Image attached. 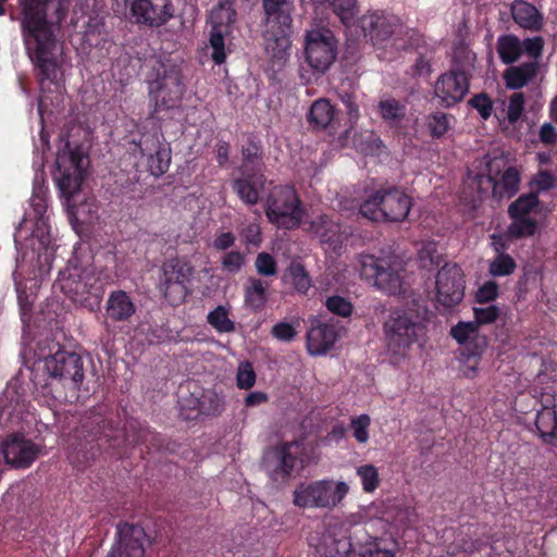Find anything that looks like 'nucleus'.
Returning a JSON list of instances; mask_svg holds the SVG:
<instances>
[{"instance_id": "cd10ccee", "label": "nucleus", "mask_w": 557, "mask_h": 557, "mask_svg": "<svg viewBox=\"0 0 557 557\" xmlns=\"http://www.w3.org/2000/svg\"><path fill=\"white\" fill-rule=\"evenodd\" d=\"M540 70L536 60L524 62L518 66L510 65L504 71L503 78L508 89L517 90L532 82Z\"/></svg>"}, {"instance_id": "39448f33", "label": "nucleus", "mask_w": 557, "mask_h": 557, "mask_svg": "<svg viewBox=\"0 0 557 557\" xmlns=\"http://www.w3.org/2000/svg\"><path fill=\"white\" fill-rule=\"evenodd\" d=\"M356 269L361 280L387 295L404 293L403 268L400 264L370 253L357 257Z\"/></svg>"}, {"instance_id": "412c9836", "label": "nucleus", "mask_w": 557, "mask_h": 557, "mask_svg": "<svg viewBox=\"0 0 557 557\" xmlns=\"http://www.w3.org/2000/svg\"><path fill=\"white\" fill-rule=\"evenodd\" d=\"M141 157H147V168L151 175L159 177L168 172L171 163V149L156 136H143L139 143L133 141Z\"/></svg>"}, {"instance_id": "e433bc0d", "label": "nucleus", "mask_w": 557, "mask_h": 557, "mask_svg": "<svg viewBox=\"0 0 557 557\" xmlns=\"http://www.w3.org/2000/svg\"><path fill=\"white\" fill-rule=\"evenodd\" d=\"M244 300L245 305L255 312L263 309L267 302V286H264L260 278H248V285L245 287Z\"/></svg>"}, {"instance_id": "7ed1b4c3", "label": "nucleus", "mask_w": 557, "mask_h": 557, "mask_svg": "<svg viewBox=\"0 0 557 557\" xmlns=\"http://www.w3.org/2000/svg\"><path fill=\"white\" fill-rule=\"evenodd\" d=\"M54 287L73 302L90 310L99 307L104 294V283L94 268L71 264L59 272Z\"/></svg>"}, {"instance_id": "5fc2aeb1", "label": "nucleus", "mask_w": 557, "mask_h": 557, "mask_svg": "<svg viewBox=\"0 0 557 557\" xmlns=\"http://www.w3.org/2000/svg\"><path fill=\"white\" fill-rule=\"evenodd\" d=\"M419 260L423 268L438 267L442 261V253L438 251L435 242H426L419 250Z\"/></svg>"}, {"instance_id": "20e7f679", "label": "nucleus", "mask_w": 557, "mask_h": 557, "mask_svg": "<svg viewBox=\"0 0 557 557\" xmlns=\"http://www.w3.org/2000/svg\"><path fill=\"white\" fill-rule=\"evenodd\" d=\"M262 7L265 24L263 34L265 52L272 59L283 61L290 48L293 5L288 0H262Z\"/></svg>"}, {"instance_id": "2eb2a0df", "label": "nucleus", "mask_w": 557, "mask_h": 557, "mask_svg": "<svg viewBox=\"0 0 557 557\" xmlns=\"http://www.w3.org/2000/svg\"><path fill=\"white\" fill-rule=\"evenodd\" d=\"M363 36L374 47H385L391 39L396 40L407 33V27L400 18L386 11L367 12L359 18Z\"/></svg>"}, {"instance_id": "1a4fd4ad", "label": "nucleus", "mask_w": 557, "mask_h": 557, "mask_svg": "<svg viewBox=\"0 0 557 557\" xmlns=\"http://www.w3.org/2000/svg\"><path fill=\"white\" fill-rule=\"evenodd\" d=\"M269 222L278 228L294 230L301 223V201L296 189L289 185L274 186L264 203Z\"/></svg>"}, {"instance_id": "4468645a", "label": "nucleus", "mask_w": 557, "mask_h": 557, "mask_svg": "<svg viewBox=\"0 0 557 557\" xmlns=\"http://www.w3.org/2000/svg\"><path fill=\"white\" fill-rule=\"evenodd\" d=\"M159 288L171 306L183 304L189 293L188 283L194 274V267L182 258L168 259L162 264Z\"/></svg>"}, {"instance_id": "c85d7f7f", "label": "nucleus", "mask_w": 557, "mask_h": 557, "mask_svg": "<svg viewBox=\"0 0 557 557\" xmlns=\"http://www.w3.org/2000/svg\"><path fill=\"white\" fill-rule=\"evenodd\" d=\"M511 16L522 28L531 32H539L543 27V14L531 3L523 0H516L511 4Z\"/></svg>"}, {"instance_id": "a878e982", "label": "nucleus", "mask_w": 557, "mask_h": 557, "mask_svg": "<svg viewBox=\"0 0 557 557\" xmlns=\"http://www.w3.org/2000/svg\"><path fill=\"white\" fill-rule=\"evenodd\" d=\"M242 176L233 180L232 189L247 206L257 205L260 199V188L263 187L264 175L257 172H242Z\"/></svg>"}, {"instance_id": "6ab92c4d", "label": "nucleus", "mask_w": 557, "mask_h": 557, "mask_svg": "<svg viewBox=\"0 0 557 557\" xmlns=\"http://www.w3.org/2000/svg\"><path fill=\"white\" fill-rule=\"evenodd\" d=\"M4 462L14 469H27L37 459L39 447L21 433L9 434L2 442Z\"/></svg>"}, {"instance_id": "ea45409f", "label": "nucleus", "mask_w": 557, "mask_h": 557, "mask_svg": "<svg viewBox=\"0 0 557 557\" xmlns=\"http://www.w3.org/2000/svg\"><path fill=\"white\" fill-rule=\"evenodd\" d=\"M158 434L150 430L149 426L139 422H129L125 430V441L133 445H145L151 443L157 445Z\"/></svg>"}, {"instance_id": "de8ad7c7", "label": "nucleus", "mask_w": 557, "mask_h": 557, "mask_svg": "<svg viewBox=\"0 0 557 557\" xmlns=\"http://www.w3.org/2000/svg\"><path fill=\"white\" fill-rule=\"evenodd\" d=\"M208 323L219 333H231L235 331V322L228 318V311L223 306H218L207 317Z\"/></svg>"}, {"instance_id": "0eeeda50", "label": "nucleus", "mask_w": 557, "mask_h": 557, "mask_svg": "<svg viewBox=\"0 0 557 557\" xmlns=\"http://www.w3.org/2000/svg\"><path fill=\"white\" fill-rule=\"evenodd\" d=\"M348 493L349 485L344 481L317 480L297 485L293 493V503L299 508L332 510L342 505Z\"/></svg>"}, {"instance_id": "4d7b16f0", "label": "nucleus", "mask_w": 557, "mask_h": 557, "mask_svg": "<svg viewBox=\"0 0 557 557\" xmlns=\"http://www.w3.org/2000/svg\"><path fill=\"white\" fill-rule=\"evenodd\" d=\"M245 262V255L237 250L227 251L221 258L222 269L232 274L238 273Z\"/></svg>"}, {"instance_id": "9d476101", "label": "nucleus", "mask_w": 557, "mask_h": 557, "mask_svg": "<svg viewBox=\"0 0 557 557\" xmlns=\"http://www.w3.org/2000/svg\"><path fill=\"white\" fill-rule=\"evenodd\" d=\"M148 84L154 112L178 107L185 92V84L182 70L177 65L160 63L156 70V77Z\"/></svg>"}, {"instance_id": "b1692460", "label": "nucleus", "mask_w": 557, "mask_h": 557, "mask_svg": "<svg viewBox=\"0 0 557 557\" xmlns=\"http://www.w3.org/2000/svg\"><path fill=\"white\" fill-rule=\"evenodd\" d=\"M534 425L543 443L557 445V406L554 399L547 398L545 403H541V408L536 410Z\"/></svg>"}, {"instance_id": "f8f14e48", "label": "nucleus", "mask_w": 557, "mask_h": 557, "mask_svg": "<svg viewBox=\"0 0 557 557\" xmlns=\"http://www.w3.org/2000/svg\"><path fill=\"white\" fill-rule=\"evenodd\" d=\"M422 326L403 310L391 312L383 324L384 341L387 351L404 358L410 347L418 342Z\"/></svg>"}, {"instance_id": "7c9ffc66", "label": "nucleus", "mask_w": 557, "mask_h": 557, "mask_svg": "<svg viewBox=\"0 0 557 557\" xmlns=\"http://www.w3.org/2000/svg\"><path fill=\"white\" fill-rule=\"evenodd\" d=\"M307 120L313 129L333 127L336 122L335 109L330 100L325 98L318 99L312 103Z\"/></svg>"}, {"instance_id": "f257e3e1", "label": "nucleus", "mask_w": 557, "mask_h": 557, "mask_svg": "<svg viewBox=\"0 0 557 557\" xmlns=\"http://www.w3.org/2000/svg\"><path fill=\"white\" fill-rule=\"evenodd\" d=\"M23 44L35 77L44 91L59 85L61 66L55 57L57 34L67 11L62 0H20Z\"/></svg>"}, {"instance_id": "393cba45", "label": "nucleus", "mask_w": 557, "mask_h": 557, "mask_svg": "<svg viewBox=\"0 0 557 557\" xmlns=\"http://www.w3.org/2000/svg\"><path fill=\"white\" fill-rule=\"evenodd\" d=\"M136 304L129 293L123 289L112 290L106 302V314L114 323L128 322L136 313Z\"/></svg>"}, {"instance_id": "338daca9", "label": "nucleus", "mask_w": 557, "mask_h": 557, "mask_svg": "<svg viewBox=\"0 0 557 557\" xmlns=\"http://www.w3.org/2000/svg\"><path fill=\"white\" fill-rule=\"evenodd\" d=\"M271 335L277 341L289 343L297 336V331L292 323L281 321L272 326Z\"/></svg>"}, {"instance_id": "8fccbe9b", "label": "nucleus", "mask_w": 557, "mask_h": 557, "mask_svg": "<svg viewBox=\"0 0 557 557\" xmlns=\"http://www.w3.org/2000/svg\"><path fill=\"white\" fill-rule=\"evenodd\" d=\"M468 104L478 111L480 117L487 121L494 111V102L486 92H480L468 100Z\"/></svg>"}, {"instance_id": "680f3d73", "label": "nucleus", "mask_w": 557, "mask_h": 557, "mask_svg": "<svg viewBox=\"0 0 557 557\" xmlns=\"http://www.w3.org/2000/svg\"><path fill=\"white\" fill-rule=\"evenodd\" d=\"M473 314H474L473 322L476 323L478 327H480L481 325H484V324L494 323L498 319V317L500 314V310L495 305H490L484 308L474 307Z\"/></svg>"}, {"instance_id": "0e129e2a", "label": "nucleus", "mask_w": 557, "mask_h": 557, "mask_svg": "<svg viewBox=\"0 0 557 557\" xmlns=\"http://www.w3.org/2000/svg\"><path fill=\"white\" fill-rule=\"evenodd\" d=\"M432 60L433 53L425 50V52L419 51L418 55L412 65L413 76H426L432 72Z\"/></svg>"}, {"instance_id": "ddd939ff", "label": "nucleus", "mask_w": 557, "mask_h": 557, "mask_svg": "<svg viewBox=\"0 0 557 557\" xmlns=\"http://www.w3.org/2000/svg\"><path fill=\"white\" fill-rule=\"evenodd\" d=\"M338 40L327 27H317L306 32L305 59L314 73L324 74L335 62Z\"/></svg>"}, {"instance_id": "9b49d317", "label": "nucleus", "mask_w": 557, "mask_h": 557, "mask_svg": "<svg viewBox=\"0 0 557 557\" xmlns=\"http://www.w3.org/2000/svg\"><path fill=\"white\" fill-rule=\"evenodd\" d=\"M299 448L300 445L292 441L281 442L264 451L262 466L273 483L286 484L304 469Z\"/></svg>"}, {"instance_id": "dca6fc26", "label": "nucleus", "mask_w": 557, "mask_h": 557, "mask_svg": "<svg viewBox=\"0 0 557 557\" xmlns=\"http://www.w3.org/2000/svg\"><path fill=\"white\" fill-rule=\"evenodd\" d=\"M466 289L465 273L457 263H445L437 272L435 300L445 309L458 306Z\"/></svg>"}, {"instance_id": "2f4dec72", "label": "nucleus", "mask_w": 557, "mask_h": 557, "mask_svg": "<svg viewBox=\"0 0 557 557\" xmlns=\"http://www.w3.org/2000/svg\"><path fill=\"white\" fill-rule=\"evenodd\" d=\"M488 346V338H478L474 347L461 348V371L468 379H474L479 374V366L483 354Z\"/></svg>"}, {"instance_id": "6e6d98bb", "label": "nucleus", "mask_w": 557, "mask_h": 557, "mask_svg": "<svg viewBox=\"0 0 557 557\" xmlns=\"http://www.w3.org/2000/svg\"><path fill=\"white\" fill-rule=\"evenodd\" d=\"M255 267L258 274L262 276H274L277 274V262L269 252L258 253L255 260Z\"/></svg>"}, {"instance_id": "58836bf2", "label": "nucleus", "mask_w": 557, "mask_h": 557, "mask_svg": "<svg viewBox=\"0 0 557 557\" xmlns=\"http://www.w3.org/2000/svg\"><path fill=\"white\" fill-rule=\"evenodd\" d=\"M540 205L536 193H528L520 195L508 207V215L510 219L528 218L530 213Z\"/></svg>"}, {"instance_id": "37998d69", "label": "nucleus", "mask_w": 557, "mask_h": 557, "mask_svg": "<svg viewBox=\"0 0 557 557\" xmlns=\"http://www.w3.org/2000/svg\"><path fill=\"white\" fill-rule=\"evenodd\" d=\"M537 230V222L534 218H516L511 219L506 235L512 239L528 238L533 236Z\"/></svg>"}, {"instance_id": "473e14b6", "label": "nucleus", "mask_w": 557, "mask_h": 557, "mask_svg": "<svg viewBox=\"0 0 557 557\" xmlns=\"http://www.w3.org/2000/svg\"><path fill=\"white\" fill-rule=\"evenodd\" d=\"M234 4L235 0H220L216 5L213 7L210 14L212 29L233 32V24L237 18Z\"/></svg>"}, {"instance_id": "603ef678", "label": "nucleus", "mask_w": 557, "mask_h": 557, "mask_svg": "<svg viewBox=\"0 0 557 557\" xmlns=\"http://www.w3.org/2000/svg\"><path fill=\"white\" fill-rule=\"evenodd\" d=\"M370 424L371 418L366 413L351 418L349 426L352 431L354 438L359 444L368 443Z\"/></svg>"}, {"instance_id": "72a5a7b5", "label": "nucleus", "mask_w": 557, "mask_h": 557, "mask_svg": "<svg viewBox=\"0 0 557 557\" xmlns=\"http://www.w3.org/2000/svg\"><path fill=\"white\" fill-rule=\"evenodd\" d=\"M282 280L293 285L299 294H307L311 287V278L304 263L298 260H292L285 270Z\"/></svg>"}, {"instance_id": "bf43d9fd", "label": "nucleus", "mask_w": 557, "mask_h": 557, "mask_svg": "<svg viewBox=\"0 0 557 557\" xmlns=\"http://www.w3.org/2000/svg\"><path fill=\"white\" fill-rule=\"evenodd\" d=\"M256 383V373L249 361L242 362L237 370L236 384L240 389H249Z\"/></svg>"}, {"instance_id": "5701e85b", "label": "nucleus", "mask_w": 557, "mask_h": 557, "mask_svg": "<svg viewBox=\"0 0 557 557\" xmlns=\"http://www.w3.org/2000/svg\"><path fill=\"white\" fill-rule=\"evenodd\" d=\"M475 181L479 186H481L484 181L492 185L493 198L496 200H502L504 198L509 199L518 193L521 176L517 168L509 166L504 171L498 181H496L491 175L485 176L482 174H478L475 176Z\"/></svg>"}, {"instance_id": "aec40b11", "label": "nucleus", "mask_w": 557, "mask_h": 557, "mask_svg": "<svg viewBox=\"0 0 557 557\" xmlns=\"http://www.w3.org/2000/svg\"><path fill=\"white\" fill-rule=\"evenodd\" d=\"M469 77L462 70L443 73L434 86V95L444 108H451L461 102L469 91Z\"/></svg>"}, {"instance_id": "79ce46f5", "label": "nucleus", "mask_w": 557, "mask_h": 557, "mask_svg": "<svg viewBox=\"0 0 557 557\" xmlns=\"http://www.w3.org/2000/svg\"><path fill=\"white\" fill-rule=\"evenodd\" d=\"M198 412L208 417L220 416L225 409V403L222 396L214 391H207L197 399Z\"/></svg>"}, {"instance_id": "f03ea898", "label": "nucleus", "mask_w": 557, "mask_h": 557, "mask_svg": "<svg viewBox=\"0 0 557 557\" xmlns=\"http://www.w3.org/2000/svg\"><path fill=\"white\" fill-rule=\"evenodd\" d=\"M121 435L116 414L108 405L100 404L82 419L79 428L75 431V442L71 444L73 450L69 458L83 470L101 453L104 445L117 447Z\"/></svg>"}, {"instance_id": "f3484780", "label": "nucleus", "mask_w": 557, "mask_h": 557, "mask_svg": "<svg viewBox=\"0 0 557 557\" xmlns=\"http://www.w3.org/2000/svg\"><path fill=\"white\" fill-rule=\"evenodd\" d=\"M129 18L137 25L160 28L175 15L172 0H131Z\"/></svg>"}, {"instance_id": "423d86ee", "label": "nucleus", "mask_w": 557, "mask_h": 557, "mask_svg": "<svg viewBox=\"0 0 557 557\" xmlns=\"http://www.w3.org/2000/svg\"><path fill=\"white\" fill-rule=\"evenodd\" d=\"M411 198L399 188L380 189L366 199L359 213L373 221L401 222L409 214Z\"/></svg>"}, {"instance_id": "49530a36", "label": "nucleus", "mask_w": 557, "mask_h": 557, "mask_svg": "<svg viewBox=\"0 0 557 557\" xmlns=\"http://www.w3.org/2000/svg\"><path fill=\"white\" fill-rule=\"evenodd\" d=\"M516 269L517 263L508 253L495 255L488 264V273L494 277L511 275Z\"/></svg>"}, {"instance_id": "69168bd1", "label": "nucleus", "mask_w": 557, "mask_h": 557, "mask_svg": "<svg viewBox=\"0 0 557 557\" xmlns=\"http://www.w3.org/2000/svg\"><path fill=\"white\" fill-rule=\"evenodd\" d=\"M499 287L495 281H487L481 285L475 293L478 304H488L498 297Z\"/></svg>"}, {"instance_id": "864d4df0", "label": "nucleus", "mask_w": 557, "mask_h": 557, "mask_svg": "<svg viewBox=\"0 0 557 557\" xmlns=\"http://www.w3.org/2000/svg\"><path fill=\"white\" fill-rule=\"evenodd\" d=\"M330 2L333 11L345 25H348L357 14L356 0H330Z\"/></svg>"}, {"instance_id": "f704fd0d", "label": "nucleus", "mask_w": 557, "mask_h": 557, "mask_svg": "<svg viewBox=\"0 0 557 557\" xmlns=\"http://www.w3.org/2000/svg\"><path fill=\"white\" fill-rule=\"evenodd\" d=\"M263 148L260 140L256 137H248L245 145L242 147L243 165L242 172H257L261 173Z\"/></svg>"}, {"instance_id": "6e6552de", "label": "nucleus", "mask_w": 557, "mask_h": 557, "mask_svg": "<svg viewBox=\"0 0 557 557\" xmlns=\"http://www.w3.org/2000/svg\"><path fill=\"white\" fill-rule=\"evenodd\" d=\"M44 362V370L51 380L62 382L64 386L78 389L82 385L84 373V361L79 354L65 349L61 344L53 342L49 346V352H40Z\"/></svg>"}, {"instance_id": "4c0bfd02", "label": "nucleus", "mask_w": 557, "mask_h": 557, "mask_svg": "<svg viewBox=\"0 0 557 557\" xmlns=\"http://www.w3.org/2000/svg\"><path fill=\"white\" fill-rule=\"evenodd\" d=\"M497 52L504 64L511 65L522 54V45L513 35L503 36L498 39Z\"/></svg>"}, {"instance_id": "a19ab883", "label": "nucleus", "mask_w": 557, "mask_h": 557, "mask_svg": "<svg viewBox=\"0 0 557 557\" xmlns=\"http://www.w3.org/2000/svg\"><path fill=\"white\" fill-rule=\"evenodd\" d=\"M377 110L381 117L392 125L400 123L406 115V106L395 98L381 100Z\"/></svg>"}, {"instance_id": "c9c22d12", "label": "nucleus", "mask_w": 557, "mask_h": 557, "mask_svg": "<svg viewBox=\"0 0 557 557\" xmlns=\"http://www.w3.org/2000/svg\"><path fill=\"white\" fill-rule=\"evenodd\" d=\"M450 336L461 346V348L474 347V342L478 338H487V336L479 333V327L473 321H460L451 326Z\"/></svg>"}, {"instance_id": "4be33fe9", "label": "nucleus", "mask_w": 557, "mask_h": 557, "mask_svg": "<svg viewBox=\"0 0 557 557\" xmlns=\"http://www.w3.org/2000/svg\"><path fill=\"white\" fill-rule=\"evenodd\" d=\"M338 338L333 324L323 322L319 318L310 319V327L306 335V348L310 356L326 355Z\"/></svg>"}, {"instance_id": "bb28decb", "label": "nucleus", "mask_w": 557, "mask_h": 557, "mask_svg": "<svg viewBox=\"0 0 557 557\" xmlns=\"http://www.w3.org/2000/svg\"><path fill=\"white\" fill-rule=\"evenodd\" d=\"M55 165L53 177L61 193L67 197L77 194L84 181V172L66 169L64 156L57 157Z\"/></svg>"}, {"instance_id": "052dcab7", "label": "nucleus", "mask_w": 557, "mask_h": 557, "mask_svg": "<svg viewBox=\"0 0 557 557\" xmlns=\"http://www.w3.org/2000/svg\"><path fill=\"white\" fill-rule=\"evenodd\" d=\"M525 98L523 92H515L509 98L507 120L510 124L517 123L524 111Z\"/></svg>"}, {"instance_id": "c03bdc74", "label": "nucleus", "mask_w": 557, "mask_h": 557, "mask_svg": "<svg viewBox=\"0 0 557 557\" xmlns=\"http://www.w3.org/2000/svg\"><path fill=\"white\" fill-rule=\"evenodd\" d=\"M425 126L433 139H440L450 128V115L442 111L432 112L425 116Z\"/></svg>"}, {"instance_id": "a18cd8bd", "label": "nucleus", "mask_w": 557, "mask_h": 557, "mask_svg": "<svg viewBox=\"0 0 557 557\" xmlns=\"http://www.w3.org/2000/svg\"><path fill=\"white\" fill-rule=\"evenodd\" d=\"M233 32H223L218 29H210V47L212 48L211 59L220 65L226 60L225 40L231 37Z\"/></svg>"}, {"instance_id": "13d9d810", "label": "nucleus", "mask_w": 557, "mask_h": 557, "mask_svg": "<svg viewBox=\"0 0 557 557\" xmlns=\"http://www.w3.org/2000/svg\"><path fill=\"white\" fill-rule=\"evenodd\" d=\"M327 310L338 317L347 318L352 313L351 302L342 296H331L326 299Z\"/></svg>"}, {"instance_id": "09e8293b", "label": "nucleus", "mask_w": 557, "mask_h": 557, "mask_svg": "<svg viewBox=\"0 0 557 557\" xmlns=\"http://www.w3.org/2000/svg\"><path fill=\"white\" fill-rule=\"evenodd\" d=\"M356 472L360 478L363 492L373 493L379 487L381 479L373 465H362L357 468Z\"/></svg>"}, {"instance_id": "e2e57ef3", "label": "nucleus", "mask_w": 557, "mask_h": 557, "mask_svg": "<svg viewBox=\"0 0 557 557\" xmlns=\"http://www.w3.org/2000/svg\"><path fill=\"white\" fill-rule=\"evenodd\" d=\"M239 236L247 246L260 247L262 243L261 227L258 223H249L239 230Z\"/></svg>"}, {"instance_id": "a211bd4d", "label": "nucleus", "mask_w": 557, "mask_h": 557, "mask_svg": "<svg viewBox=\"0 0 557 557\" xmlns=\"http://www.w3.org/2000/svg\"><path fill=\"white\" fill-rule=\"evenodd\" d=\"M147 535L143 527L134 523H119L115 541L107 557H144Z\"/></svg>"}, {"instance_id": "3c124183", "label": "nucleus", "mask_w": 557, "mask_h": 557, "mask_svg": "<svg viewBox=\"0 0 557 557\" xmlns=\"http://www.w3.org/2000/svg\"><path fill=\"white\" fill-rule=\"evenodd\" d=\"M556 177L548 170H540L530 181L531 193L548 191L555 187Z\"/></svg>"}, {"instance_id": "774afa93", "label": "nucleus", "mask_w": 557, "mask_h": 557, "mask_svg": "<svg viewBox=\"0 0 557 557\" xmlns=\"http://www.w3.org/2000/svg\"><path fill=\"white\" fill-rule=\"evenodd\" d=\"M544 48V39L541 36H535L533 38H527L524 39L522 44V51L524 50L527 54L534 58V60L537 61V59L542 55Z\"/></svg>"}, {"instance_id": "c756f323", "label": "nucleus", "mask_w": 557, "mask_h": 557, "mask_svg": "<svg viewBox=\"0 0 557 557\" xmlns=\"http://www.w3.org/2000/svg\"><path fill=\"white\" fill-rule=\"evenodd\" d=\"M310 230L320 238L322 244L336 249L342 245V234L339 223L333 221L327 215H320L310 224Z\"/></svg>"}]
</instances>
